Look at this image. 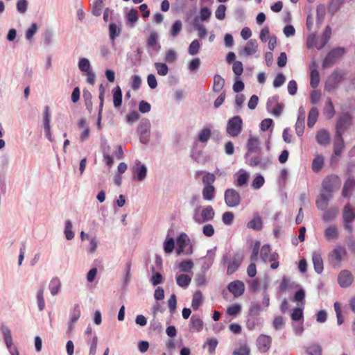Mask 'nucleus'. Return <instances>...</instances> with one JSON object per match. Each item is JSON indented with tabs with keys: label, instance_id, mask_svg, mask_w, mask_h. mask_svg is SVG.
I'll return each instance as SVG.
<instances>
[{
	"label": "nucleus",
	"instance_id": "6ab92c4d",
	"mask_svg": "<svg viewBox=\"0 0 355 355\" xmlns=\"http://www.w3.org/2000/svg\"><path fill=\"white\" fill-rule=\"evenodd\" d=\"M242 262V258L239 256L234 257L229 263L227 273L231 275L238 270Z\"/></svg>",
	"mask_w": 355,
	"mask_h": 355
},
{
	"label": "nucleus",
	"instance_id": "8fccbe9b",
	"mask_svg": "<svg viewBox=\"0 0 355 355\" xmlns=\"http://www.w3.org/2000/svg\"><path fill=\"white\" fill-rule=\"evenodd\" d=\"M155 67L159 76H164L168 74V68L165 63L155 62Z\"/></svg>",
	"mask_w": 355,
	"mask_h": 355
},
{
	"label": "nucleus",
	"instance_id": "58836bf2",
	"mask_svg": "<svg viewBox=\"0 0 355 355\" xmlns=\"http://www.w3.org/2000/svg\"><path fill=\"white\" fill-rule=\"evenodd\" d=\"M202 295L200 291H197L194 293L192 299V307L194 310H198L202 304Z\"/></svg>",
	"mask_w": 355,
	"mask_h": 355
},
{
	"label": "nucleus",
	"instance_id": "052dcab7",
	"mask_svg": "<svg viewBox=\"0 0 355 355\" xmlns=\"http://www.w3.org/2000/svg\"><path fill=\"white\" fill-rule=\"evenodd\" d=\"M241 311V306L239 304H234L229 306L227 309V313L230 315L234 316L239 313Z\"/></svg>",
	"mask_w": 355,
	"mask_h": 355
},
{
	"label": "nucleus",
	"instance_id": "6e6d98bb",
	"mask_svg": "<svg viewBox=\"0 0 355 355\" xmlns=\"http://www.w3.org/2000/svg\"><path fill=\"white\" fill-rule=\"evenodd\" d=\"M200 44L198 40H194L189 46V53L191 55H196L200 49Z\"/></svg>",
	"mask_w": 355,
	"mask_h": 355
},
{
	"label": "nucleus",
	"instance_id": "c9c22d12",
	"mask_svg": "<svg viewBox=\"0 0 355 355\" xmlns=\"http://www.w3.org/2000/svg\"><path fill=\"white\" fill-rule=\"evenodd\" d=\"M121 30L114 23H111L109 26V36L112 42L114 43L116 37L121 34Z\"/></svg>",
	"mask_w": 355,
	"mask_h": 355
},
{
	"label": "nucleus",
	"instance_id": "dca6fc26",
	"mask_svg": "<svg viewBox=\"0 0 355 355\" xmlns=\"http://www.w3.org/2000/svg\"><path fill=\"white\" fill-rule=\"evenodd\" d=\"M315 139L320 145L327 146L330 143V134L328 130L322 129L317 132Z\"/></svg>",
	"mask_w": 355,
	"mask_h": 355
},
{
	"label": "nucleus",
	"instance_id": "c756f323",
	"mask_svg": "<svg viewBox=\"0 0 355 355\" xmlns=\"http://www.w3.org/2000/svg\"><path fill=\"white\" fill-rule=\"evenodd\" d=\"M322 215V220L325 222H329L334 220L338 214V209L337 207H331L329 209H325Z\"/></svg>",
	"mask_w": 355,
	"mask_h": 355
},
{
	"label": "nucleus",
	"instance_id": "9d476101",
	"mask_svg": "<svg viewBox=\"0 0 355 355\" xmlns=\"http://www.w3.org/2000/svg\"><path fill=\"white\" fill-rule=\"evenodd\" d=\"M271 163V160L268 157H262L261 155H258L251 157L249 159L248 164L250 166H259L261 168H266Z\"/></svg>",
	"mask_w": 355,
	"mask_h": 355
},
{
	"label": "nucleus",
	"instance_id": "4c0bfd02",
	"mask_svg": "<svg viewBox=\"0 0 355 355\" xmlns=\"http://www.w3.org/2000/svg\"><path fill=\"white\" fill-rule=\"evenodd\" d=\"M147 44L149 47L157 51L160 49V45L157 43V34L152 33L148 38Z\"/></svg>",
	"mask_w": 355,
	"mask_h": 355
},
{
	"label": "nucleus",
	"instance_id": "ea45409f",
	"mask_svg": "<svg viewBox=\"0 0 355 355\" xmlns=\"http://www.w3.org/2000/svg\"><path fill=\"white\" fill-rule=\"evenodd\" d=\"M193 26L195 29L198 31V35L200 38H205L207 36V32L204 25L200 24L198 21V19H194Z\"/></svg>",
	"mask_w": 355,
	"mask_h": 355
},
{
	"label": "nucleus",
	"instance_id": "e2e57ef3",
	"mask_svg": "<svg viewBox=\"0 0 355 355\" xmlns=\"http://www.w3.org/2000/svg\"><path fill=\"white\" fill-rule=\"evenodd\" d=\"M78 67L80 71L87 72L90 68V63L87 58H80L78 62Z\"/></svg>",
	"mask_w": 355,
	"mask_h": 355
},
{
	"label": "nucleus",
	"instance_id": "f03ea898",
	"mask_svg": "<svg viewBox=\"0 0 355 355\" xmlns=\"http://www.w3.org/2000/svg\"><path fill=\"white\" fill-rule=\"evenodd\" d=\"M345 53V50L342 47H337L330 51L322 62V68L327 69L334 65L338 59L341 58Z\"/></svg>",
	"mask_w": 355,
	"mask_h": 355
},
{
	"label": "nucleus",
	"instance_id": "0e129e2a",
	"mask_svg": "<svg viewBox=\"0 0 355 355\" xmlns=\"http://www.w3.org/2000/svg\"><path fill=\"white\" fill-rule=\"evenodd\" d=\"M264 182L265 180L263 177L261 175H258L255 177L254 179L253 180L252 182V187L254 189H259L263 185Z\"/></svg>",
	"mask_w": 355,
	"mask_h": 355
},
{
	"label": "nucleus",
	"instance_id": "338daca9",
	"mask_svg": "<svg viewBox=\"0 0 355 355\" xmlns=\"http://www.w3.org/2000/svg\"><path fill=\"white\" fill-rule=\"evenodd\" d=\"M307 352L310 355H322V348L318 345H313L307 349Z\"/></svg>",
	"mask_w": 355,
	"mask_h": 355
},
{
	"label": "nucleus",
	"instance_id": "ddd939ff",
	"mask_svg": "<svg viewBox=\"0 0 355 355\" xmlns=\"http://www.w3.org/2000/svg\"><path fill=\"white\" fill-rule=\"evenodd\" d=\"M132 170L134 176L138 181H142L146 178L147 168L145 165L141 164L140 162H136Z\"/></svg>",
	"mask_w": 355,
	"mask_h": 355
},
{
	"label": "nucleus",
	"instance_id": "aec40b11",
	"mask_svg": "<svg viewBox=\"0 0 355 355\" xmlns=\"http://www.w3.org/2000/svg\"><path fill=\"white\" fill-rule=\"evenodd\" d=\"M248 228L259 231L261 230L263 226V223L261 217L258 214H255L252 219H251L247 225Z\"/></svg>",
	"mask_w": 355,
	"mask_h": 355
},
{
	"label": "nucleus",
	"instance_id": "7ed1b4c3",
	"mask_svg": "<svg viewBox=\"0 0 355 355\" xmlns=\"http://www.w3.org/2000/svg\"><path fill=\"white\" fill-rule=\"evenodd\" d=\"M243 128V120L239 116H235L230 118L227 123L226 131L231 137L238 136Z\"/></svg>",
	"mask_w": 355,
	"mask_h": 355
},
{
	"label": "nucleus",
	"instance_id": "680f3d73",
	"mask_svg": "<svg viewBox=\"0 0 355 355\" xmlns=\"http://www.w3.org/2000/svg\"><path fill=\"white\" fill-rule=\"evenodd\" d=\"M226 7L225 5L220 4L217 8L215 15L216 17L219 20H223L225 17Z\"/></svg>",
	"mask_w": 355,
	"mask_h": 355
},
{
	"label": "nucleus",
	"instance_id": "f8f14e48",
	"mask_svg": "<svg viewBox=\"0 0 355 355\" xmlns=\"http://www.w3.org/2000/svg\"><path fill=\"white\" fill-rule=\"evenodd\" d=\"M331 35V28L327 26L324 28L321 37L315 41V47L320 50L322 49L329 42Z\"/></svg>",
	"mask_w": 355,
	"mask_h": 355
},
{
	"label": "nucleus",
	"instance_id": "9b49d317",
	"mask_svg": "<svg viewBox=\"0 0 355 355\" xmlns=\"http://www.w3.org/2000/svg\"><path fill=\"white\" fill-rule=\"evenodd\" d=\"M228 291L232 293L235 297L243 295L245 291V285L243 282L236 280L230 282L227 286Z\"/></svg>",
	"mask_w": 355,
	"mask_h": 355
},
{
	"label": "nucleus",
	"instance_id": "bf43d9fd",
	"mask_svg": "<svg viewBox=\"0 0 355 355\" xmlns=\"http://www.w3.org/2000/svg\"><path fill=\"white\" fill-rule=\"evenodd\" d=\"M80 317V309L78 304L73 306V311L71 314V323L76 322Z\"/></svg>",
	"mask_w": 355,
	"mask_h": 355
},
{
	"label": "nucleus",
	"instance_id": "473e14b6",
	"mask_svg": "<svg viewBox=\"0 0 355 355\" xmlns=\"http://www.w3.org/2000/svg\"><path fill=\"white\" fill-rule=\"evenodd\" d=\"M1 331L4 336L6 345L8 349H10L12 345L11 331L8 327L3 324L1 325Z\"/></svg>",
	"mask_w": 355,
	"mask_h": 355
},
{
	"label": "nucleus",
	"instance_id": "a18cd8bd",
	"mask_svg": "<svg viewBox=\"0 0 355 355\" xmlns=\"http://www.w3.org/2000/svg\"><path fill=\"white\" fill-rule=\"evenodd\" d=\"M182 28V23L180 20H176L172 25L171 28L170 30V35L173 37H177Z\"/></svg>",
	"mask_w": 355,
	"mask_h": 355
},
{
	"label": "nucleus",
	"instance_id": "774afa93",
	"mask_svg": "<svg viewBox=\"0 0 355 355\" xmlns=\"http://www.w3.org/2000/svg\"><path fill=\"white\" fill-rule=\"evenodd\" d=\"M250 348L247 345H243L235 349L233 355H250Z\"/></svg>",
	"mask_w": 355,
	"mask_h": 355
},
{
	"label": "nucleus",
	"instance_id": "7c9ffc66",
	"mask_svg": "<svg viewBox=\"0 0 355 355\" xmlns=\"http://www.w3.org/2000/svg\"><path fill=\"white\" fill-rule=\"evenodd\" d=\"M225 85V80L220 75L216 74L214 76V84H213V91L214 92H220Z\"/></svg>",
	"mask_w": 355,
	"mask_h": 355
},
{
	"label": "nucleus",
	"instance_id": "a211bd4d",
	"mask_svg": "<svg viewBox=\"0 0 355 355\" xmlns=\"http://www.w3.org/2000/svg\"><path fill=\"white\" fill-rule=\"evenodd\" d=\"M189 241L188 236L186 234H181L176 240L177 243V249H176V253L178 254H182L186 245H187V242Z\"/></svg>",
	"mask_w": 355,
	"mask_h": 355
},
{
	"label": "nucleus",
	"instance_id": "4d7b16f0",
	"mask_svg": "<svg viewBox=\"0 0 355 355\" xmlns=\"http://www.w3.org/2000/svg\"><path fill=\"white\" fill-rule=\"evenodd\" d=\"M37 305L40 311H42L45 306L44 299V289L41 288L37 291Z\"/></svg>",
	"mask_w": 355,
	"mask_h": 355
},
{
	"label": "nucleus",
	"instance_id": "f3484780",
	"mask_svg": "<svg viewBox=\"0 0 355 355\" xmlns=\"http://www.w3.org/2000/svg\"><path fill=\"white\" fill-rule=\"evenodd\" d=\"M332 197V194L326 195L324 193H321L318 199L316 200V205L318 209L321 210L327 209L329 205V199Z\"/></svg>",
	"mask_w": 355,
	"mask_h": 355
},
{
	"label": "nucleus",
	"instance_id": "c03bdc74",
	"mask_svg": "<svg viewBox=\"0 0 355 355\" xmlns=\"http://www.w3.org/2000/svg\"><path fill=\"white\" fill-rule=\"evenodd\" d=\"M191 327L193 330L200 331L203 327V322L200 318L193 315L191 318Z\"/></svg>",
	"mask_w": 355,
	"mask_h": 355
},
{
	"label": "nucleus",
	"instance_id": "13d9d810",
	"mask_svg": "<svg viewBox=\"0 0 355 355\" xmlns=\"http://www.w3.org/2000/svg\"><path fill=\"white\" fill-rule=\"evenodd\" d=\"M175 248V241L173 238L166 239L164 243V252L167 254L171 253Z\"/></svg>",
	"mask_w": 355,
	"mask_h": 355
},
{
	"label": "nucleus",
	"instance_id": "49530a36",
	"mask_svg": "<svg viewBox=\"0 0 355 355\" xmlns=\"http://www.w3.org/2000/svg\"><path fill=\"white\" fill-rule=\"evenodd\" d=\"M204 186H214L213 184L216 181V176L214 173L207 172L202 178Z\"/></svg>",
	"mask_w": 355,
	"mask_h": 355
},
{
	"label": "nucleus",
	"instance_id": "c85d7f7f",
	"mask_svg": "<svg viewBox=\"0 0 355 355\" xmlns=\"http://www.w3.org/2000/svg\"><path fill=\"white\" fill-rule=\"evenodd\" d=\"M191 282V277L187 274H182L176 277L177 284L182 288H187Z\"/></svg>",
	"mask_w": 355,
	"mask_h": 355
},
{
	"label": "nucleus",
	"instance_id": "3c124183",
	"mask_svg": "<svg viewBox=\"0 0 355 355\" xmlns=\"http://www.w3.org/2000/svg\"><path fill=\"white\" fill-rule=\"evenodd\" d=\"M103 6V0H96L93 5L92 14L95 16H100Z\"/></svg>",
	"mask_w": 355,
	"mask_h": 355
},
{
	"label": "nucleus",
	"instance_id": "393cba45",
	"mask_svg": "<svg viewBox=\"0 0 355 355\" xmlns=\"http://www.w3.org/2000/svg\"><path fill=\"white\" fill-rule=\"evenodd\" d=\"M202 193L204 200L211 201L215 197L216 189L214 186H204Z\"/></svg>",
	"mask_w": 355,
	"mask_h": 355
},
{
	"label": "nucleus",
	"instance_id": "0eeeda50",
	"mask_svg": "<svg viewBox=\"0 0 355 355\" xmlns=\"http://www.w3.org/2000/svg\"><path fill=\"white\" fill-rule=\"evenodd\" d=\"M150 123L148 119L142 120L138 128L137 132L139 135L140 141L143 144H147L150 137Z\"/></svg>",
	"mask_w": 355,
	"mask_h": 355
},
{
	"label": "nucleus",
	"instance_id": "4468645a",
	"mask_svg": "<svg viewBox=\"0 0 355 355\" xmlns=\"http://www.w3.org/2000/svg\"><path fill=\"white\" fill-rule=\"evenodd\" d=\"M258 49V44L255 40H250L243 49L242 50L241 54L245 56L252 55H254Z\"/></svg>",
	"mask_w": 355,
	"mask_h": 355
},
{
	"label": "nucleus",
	"instance_id": "b1692460",
	"mask_svg": "<svg viewBox=\"0 0 355 355\" xmlns=\"http://www.w3.org/2000/svg\"><path fill=\"white\" fill-rule=\"evenodd\" d=\"M312 260L315 272L321 273L323 270V261L321 255L318 252H314L313 254Z\"/></svg>",
	"mask_w": 355,
	"mask_h": 355
},
{
	"label": "nucleus",
	"instance_id": "09e8293b",
	"mask_svg": "<svg viewBox=\"0 0 355 355\" xmlns=\"http://www.w3.org/2000/svg\"><path fill=\"white\" fill-rule=\"evenodd\" d=\"M211 132L209 128H203L198 135V140L202 143L208 141L211 137Z\"/></svg>",
	"mask_w": 355,
	"mask_h": 355
},
{
	"label": "nucleus",
	"instance_id": "79ce46f5",
	"mask_svg": "<svg viewBox=\"0 0 355 355\" xmlns=\"http://www.w3.org/2000/svg\"><path fill=\"white\" fill-rule=\"evenodd\" d=\"M323 165L324 159L322 156L318 155L313 159L311 168L314 172L318 173L322 169Z\"/></svg>",
	"mask_w": 355,
	"mask_h": 355
},
{
	"label": "nucleus",
	"instance_id": "603ef678",
	"mask_svg": "<svg viewBox=\"0 0 355 355\" xmlns=\"http://www.w3.org/2000/svg\"><path fill=\"white\" fill-rule=\"evenodd\" d=\"M345 254V250L341 247H338L335 248L332 253L331 257L334 258L337 262H340L342 260L343 255Z\"/></svg>",
	"mask_w": 355,
	"mask_h": 355
},
{
	"label": "nucleus",
	"instance_id": "2f4dec72",
	"mask_svg": "<svg viewBox=\"0 0 355 355\" xmlns=\"http://www.w3.org/2000/svg\"><path fill=\"white\" fill-rule=\"evenodd\" d=\"M113 103L115 107H119L122 104V92L119 86H116L114 89Z\"/></svg>",
	"mask_w": 355,
	"mask_h": 355
},
{
	"label": "nucleus",
	"instance_id": "1a4fd4ad",
	"mask_svg": "<svg viewBox=\"0 0 355 355\" xmlns=\"http://www.w3.org/2000/svg\"><path fill=\"white\" fill-rule=\"evenodd\" d=\"M271 337L264 334L259 336L257 340V347L261 353L267 352L271 347Z\"/></svg>",
	"mask_w": 355,
	"mask_h": 355
},
{
	"label": "nucleus",
	"instance_id": "5701e85b",
	"mask_svg": "<svg viewBox=\"0 0 355 355\" xmlns=\"http://www.w3.org/2000/svg\"><path fill=\"white\" fill-rule=\"evenodd\" d=\"M324 237L327 241L336 240L338 237V231L336 225H330L324 230Z\"/></svg>",
	"mask_w": 355,
	"mask_h": 355
},
{
	"label": "nucleus",
	"instance_id": "69168bd1",
	"mask_svg": "<svg viewBox=\"0 0 355 355\" xmlns=\"http://www.w3.org/2000/svg\"><path fill=\"white\" fill-rule=\"evenodd\" d=\"M37 24L33 23L26 32V38L28 40H31L33 38V35L37 32Z\"/></svg>",
	"mask_w": 355,
	"mask_h": 355
},
{
	"label": "nucleus",
	"instance_id": "f704fd0d",
	"mask_svg": "<svg viewBox=\"0 0 355 355\" xmlns=\"http://www.w3.org/2000/svg\"><path fill=\"white\" fill-rule=\"evenodd\" d=\"M248 178L249 175L247 172L240 171L234 184L236 187H241L247 184Z\"/></svg>",
	"mask_w": 355,
	"mask_h": 355
},
{
	"label": "nucleus",
	"instance_id": "4be33fe9",
	"mask_svg": "<svg viewBox=\"0 0 355 355\" xmlns=\"http://www.w3.org/2000/svg\"><path fill=\"white\" fill-rule=\"evenodd\" d=\"M343 218L344 222H353L355 219V212L349 204L345 206L343 209Z\"/></svg>",
	"mask_w": 355,
	"mask_h": 355
},
{
	"label": "nucleus",
	"instance_id": "412c9836",
	"mask_svg": "<svg viewBox=\"0 0 355 355\" xmlns=\"http://www.w3.org/2000/svg\"><path fill=\"white\" fill-rule=\"evenodd\" d=\"M355 189V180L353 178H348L344 184L342 191L343 197H348L352 191Z\"/></svg>",
	"mask_w": 355,
	"mask_h": 355
},
{
	"label": "nucleus",
	"instance_id": "864d4df0",
	"mask_svg": "<svg viewBox=\"0 0 355 355\" xmlns=\"http://www.w3.org/2000/svg\"><path fill=\"white\" fill-rule=\"evenodd\" d=\"M64 234L67 240H71L74 237V233L72 231V224L69 220L65 221Z\"/></svg>",
	"mask_w": 355,
	"mask_h": 355
},
{
	"label": "nucleus",
	"instance_id": "20e7f679",
	"mask_svg": "<svg viewBox=\"0 0 355 355\" xmlns=\"http://www.w3.org/2000/svg\"><path fill=\"white\" fill-rule=\"evenodd\" d=\"M322 185L325 191L331 194L340 187L341 180L338 175L332 174L324 179Z\"/></svg>",
	"mask_w": 355,
	"mask_h": 355
},
{
	"label": "nucleus",
	"instance_id": "cd10ccee",
	"mask_svg": "<svg viewBox=\"0 0 355 355\" xmlns=\"http://www.w3.org/2000/svg\"><path fill=\"white\" fill-rule=\"evenodd\" d=\"M318 110L317 107H312L308 114V121H307V125L309 128H313L315 123H316L318 117Z\"/></svg>",
	"mask_w": 355,
	"mask_h": 355
},
{
	"label": "nucleus",
	"instance_id": "f257e3e1",
	"mask_svg": "<svg viewBox=\"0 0 355 355\" xmlns=\"http://www.w3.org/2000/svg\"><path fill=\"white\" fill-rule=\"evenodd\" d=\"M345 73L338 70L334 71L327 78L325 84L324 89L328 92H331L336 89L338 85L344 79Z\"/></svg>",
	"mask_w": 355,
	"mask_h": 355
},
{
	"label": "nucleus",
	"instance_id": "a19ab883",
	"mask_svg": "<svg viewBox=\"0 0 355 355\" xmlns=\"http://www.w3.org/2000/svg\"><path fill=\"white\" fill-rule=\"evenodd\" d=\"M259 141L257 137H250L247 144L248 153L257 152L259 150Z\"/></svg>",
	"mask_w": 355,
	"mask_h": 355
},
{
	"label": "nucleus",
	"instance_id": "5fc2aeb1",
	"mask_svg": "<svg viewBox=\"0 0 355 355\" xmlns=\"http://www.w3.org/2000/svg\"><path fill=\"white\" fill-rule=\"evenodd\" d=\"M261 243L259 241L254 242L252 252L250 255V261L254 263L258 259L259 251L260 249Z\"/></svg>",
	"mask_w": 355,
	"mask_h": 355
},
{
	"label": "nucleus",
	"instance_id": "a878e982",
	"mask_svg": "<svg viewBox=\"0 0 355 355\" xmlns=\"http://www.w3.org/2000/svg\"><path fill=\"white\" fill-rule=\"evenodd\" d=\"M345 147L344 141L343 139L342 135H340V137H338L336 134L335 136V141L334 144V154L336 156L340 155L343 148Z\"/></svg>",
	"mask_w": 355,
	"mask_h": 355
},
{
	"label": "nucleus",
	"instance_id": "6e6552de",
	"mask_svg": "<svg viewBox=\"0 0 355 355\" xmlns=\"http://www.w3.org/2000/svg\"><path fill=\"white\" fill-rule=\"evenodd\" d=\"M354 277L352 272L347 270L340 272L338 276V282L343 288L349 287L353 282Z\"/></svg>",
	"mask_w": 355,
	"mask_h": 355
},
{
	"label": "nucleus",
	"instance_id": "72a5a7b5",
	"mask_svg": "<svg viewBox=\"0 0 355 355\" xmlns=\"http://www.w3.org/2000/svg\"><path fill=\"white\" fill-rule=\"evenodd\" d=\"M60 288H61V282H60V280L59 279V278H58V277L53 278L51 280L50 284H49V289H50L51 293L53 295H57L59 293Z\"/></svg>",
	"mask_w": 355,
	"mask_h": 355
},
{
	"label": "nucleus",
	"instance_id": "2eb2a0df",
	"mask_svg": "<svg viewBox=\"0 0 355 355\" xmlns=\"http://www.w3.org/2000/svg\"><path fill=\"white\" fill-rule=\"evenodd\" d=\"M215 215L214 210L213 209L211 206H207L205 207L201 212V216L202 220L195 218V220L198 223H202V222L211 220Z\"/></svg>",
	"mask_w": 355,
	"mask_h": 355
},
{
	"label": "nucleus",
	"instance_id": "bb28decb",
	"mask_svg": "<svg viewBox=\"0 0 355 355\" xmlns=\"http://www.w3.org/2000/svg\"><path fill=\"white\" fill-rule=\"evenodd\" d=\"M324 114L328 119L334 117L335 114V109L332 101L330 98H327L324 108Z\"/></svg>",
	"mask_w": 355,
	"mask_h": 355
},
{
	"label": "nucleus",
	"instance_id": "de8ad7c7",
	"mask_svg": "<svg viewBox=\"0 0 355 355\" xmlns=\"http://www.w3.org/2000/svg\"><path fill=\"white\" fill-rule=\"evenodd\" d=\"M271 249L269 245H263L261 248L260 256L263 261L267 262L271 254Z\"/></svg>",
	"mask_w": 355,
	"mask_h": 355
},
{
	"label": "nucleus",
	"instance_id": "423d86ee",
	"mask_svg": "<svg viewBox=\"0 0 355 355\" xmlns=\"http://www.w3.org/2000/svg\"><path fill=\"white\" fill-rule=\"evenodd\" d=\"M352 118L348 113H343L339 116L336 125V133L338 137H340V135L347 130L352 125Z\"/></svg>",
	"mask_w": 355,
	"mask_h": 355
},
{
	"label": "nucleus",
	"instance_id": "37998d69",
	"mask_svg": "<svg viewBox=\"0 0 355 355\" xmlns=\"http://www.w3.org/2000/svg\"><path fill=\"white\" fill-rule=\"evenodd\" d=\"M193 262L191 260L187 259L181 261L178 267L182 272H189L193 269Z\"/></svg>",
	"mask_w": 355,
	"mask_h": 355
},
{
	"label": "nucleus",
	"instance_id": "e433bc0d",
	"mask_svg": "<svg viewBox=\"0 0 355 355\" xmlns=\"http://www.w3.org/2000/svg\"><path fill=\"white\" fill-rule=\"evenodd\" d=\"M320 82V76L318 70H313L310 72V85L315 89L318 87Z\"/></svg>",
	"mask_w": 355,
	"mask_h": 355
},
{
	"label": "nucleus",
	"instance_id": "39448f33",
	"mask_svg": "<svg viewBox=\"0 0 355 355\" xmlns=\"http://www.w3.org/2000/svg\"><path fill=\"white\" fill-rule=\"evenodd\" d=\"M224 199L226 205L231 208L239 206L241 201L240 193L232 188L227 189L225 191Z\"/></svg>",
	"mask_w": 355,
	"mask_h": 355
}]
</instances>
